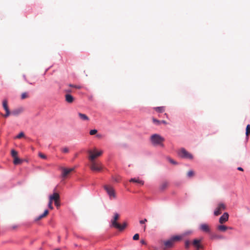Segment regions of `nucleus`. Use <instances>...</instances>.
<instances>
[{
    "instance_id": "1a4fd4ad",
    "label": "nucleus",
    "mask_w": 250,
    "mask_h": 250,
    "mask_svg": "<svg viewBox=\"0 0 250 250\" xmlns=\"http://www.w3.org/2000/svg\"><path fill=\"white\" fill-rule=\"evenodd\" d=\"M201 240L195 239L192 241V245L197 249V250H199L200 249L203 248V246L201 244Z\"/></svg>"
},
{
    "instance_id": "f8f14e48",
    "label": "nucleus",
    "mask_w": 250,
    "mask_h": 250,
    "mask_svg": "<svg viewBox=\"0 0 250 250\" xmlns=\"http://www.w3.org/2000/svg\"><path fill=\"white\" fill-rule=\"evenodd\" d=\"M200 229L205 232H209L210 228L209 226L207 224H202L200 226Z\"/></svg>"
},
{
    "instance_id": "ea45409f",
    "label": "nucleus",
    "mask_w": 250,
    "mask_h": 250,
    "mask_svg": "<svg viewBox=\"0 0 250 250\" xmlns=\"http://www.w3.org/2000/svg\"><path fill=\"white\" fill-rule=\"evenodd\" d=\"M121 180V177L119 176H117L116 178H114V181L117 182H119Z\"/></svg>"
},
{
    "instance_id": "603ef678",
    "label": "nucleus",
    "mask_w": 250,
    "mask_h": 250,
    "mask_svg": "<svg viewBox=\"0 0 250 250\" xmlns=\"http://www.w3.org/2000/svg\"><path fill=\"white\" fill-rule=\"evenodd\" d=\"M55 250H61V249H56Z\"/></svg>"
},
{
    "instance_id": "a18cd8bd",
    "label": "nucleus",
    "mask_w": 250,
    "mask_h": 250,
    "mask_svg": "<svg viewBox=\"0 0 250 250\" xmlns=\"http://www.w3.org/2000/svg\"><path fill=\"white\" fill-rule=\"evenodd\" d=\"M161 121V123H163V124H165V125L167 124V122L166 121H165V120H162V121Z\"/></svg>"
},
{
    "instance_id": "c85d7f7f",
    "label": "nucleus",
    "mask_w": 250,
    "mask_h": 250,
    "mask_svg": "<svg viewBox=\"0 0 250 250\" xmlns=\"http://www.w3.org/2000/svg\"><path fill=\"white\" fill-rule=\"evenodd\" d=\"M18 152L16 150L13 149L11 150V155L14 158L17 157Z\"/></svg>"
},
{
    "instance_id": "2f4dec72",
    "label": "nucleus",
    "mask_w": 250,
    "mask_h": 250,
    "mask_svg": "<svg viewBox=\"0 0 250 250\" xmlns=\"http://www.w3.org/2000/svg\"><path fill=\"white\" fill-rule=\"evenodd\" d=\"M191 243L189 241L187 240L185 242V248L188 249Z\"/></svg>"
},
{
    "instance_id": "9b49d317",
    "label": "nucleus",
    "mask_w": 250,
    "mask_h": 250,
    "mask_svg": "<svg viewBox=\"0 0 250 250\" xmlns=\"http://www.w3.org/2000/svg\"><path fill=\"white\" fill-rule=\"evenodd\" d=\"M49 200L51 201H60V195L59 193L57 192H54L52 195H50L49 196Z\"/></svg>"
},
{
    "instance_id": "f704fd0d",
    "label": "nucleus",
    "mask_w": 250,
    "mask_h": 250,
    "mask_svg": "<svg viewBox=\"0 0 250 250\" xmlns=\"http://www.w3.org/2000/svg\"><path fill=\"white\" fill-rule=\"evenodd\" d=\"M97 133V130L96 129H92V130H91L89 132V134L91 135H95L96 134V133Z\"/></svg>"
},
{
    "instance_id": "dca6fc26",
    "label": "nucleus",
    "mask_w": 250,
    "mask_h": 250,
    "mask_svg": "<svg viewBox=\"0 0 250 250\" xmlns=\"http://www.w3.org/2000/svg\"><path fill=\"white\" fill-rule=\"evenodd\" d=\"M174 243L172 242L171 239L166 241L164 242L165 248H170L173 247Z\"/></svg>"
},
{
    "instance_id": "9d476101",
    "label": "nucleus",
    "mask_w": 250,
    "mask_h": 250,
    "mask_svg": "<svg viewBox=\"0 0 250 250\" xmlns=\"http://www.w3.org/2000/svg\"><path fill=\"white\" fill-rule=\"evenodd\" d=\"M229 215L227 212H225L220 217L219 222L220 224H223L228 221Z\"/></svg>"
},
{
    "instance_id": "4c0bfd02",
    "label": "nucleus",
    "mask_w": 250,
    "mask_h": 250,
    "mask_svg": "<svg viewBox=\"0 0 250 250\" xmlns=\"http://www.w3.org/2000/svg\"><path fill=\"white\" fill-rule=\"evenodd\" d=\"M48 208L50 209H53V207L52 206V201H51V200H49V203H48Z\"/></svg>"
},
{
    "instance_id": "f3484780",
    "label": "nucleus",
    "mask_w": 250,
    "mask_h": 250,
    "mask_svg": "<svg viewBox=\"0 0 250 250\" xmlns=\"http://www.w3.org/2000/svg\"><path fill=\"white\" fill-rule=\"evenodd\" d=\"M23 111V108L22 107H20L19 108L15 109L13 110L12 111L11 114L15 116H17V115H19V114L21 113V112H22Z\"/></svg>"
},
{
    "instance_id": "bb28decb",
    "label": "nucleus",
    "mask_w": 250,
    "mask_h": 250,
    "mask_svg": "<svg viewBox=\"0 0 250 250\" xmlns=\"http://www.w3.org/2000/svg\"><path fill=\"white\" fill-rule=\"evenodd\" d=\"M152 121L154 124L157 125H160L161 124V121L158 120H157L154 118H152Z\"/></svg>"
},
{
    "instance_id": "6ab92c4d",
    "label": "nucleus",
    "mask_w": 250,
    "mask_h": 250,
    "mask_svg": "<svg viewBox=\"0 0 250 250\" xmlns=\"http://www.w3.org/2000/svg\"><path fill=\"white\" fill-rule=\"evenodd\" d=\"M129 182L136 183L141 185H143L144 184V182L143 181L140 180L139 179H136V178L130 179L129 180Z\"/></svg>"
},
{
    "instance_id": "c756f323",
    "label": "nucleus",
    "mask_w": 250,
    "mask_h": 250,
    "mask_svg": "<svg viewBox=\"0 0 250 250\" xmlns=\"http://www.w3.org/2000/svg\"><path fill=\"white\" fill-rule=\"evenodd\" d=\"M194 172L192 170L188 171L187 173V176L188 177H192L194 176Z\"/></svg>"
},
{
    "instance_id": "72a5a7b5",
    "label": "nucleus",
    "mask_w": 250,
    "mask_h": 250,
    "mask_svg": "<svg viewBox=\"0 0 250 250\" xmlns=\"http://www.w3.org/2000/svg\"><path fill=\"white\" fill-rule=\"evenodd\" d=\"M69 86L70 87H74V88H77V89H81L82 88V86H80V85H73V84H69Z\"/></svg>"
},
{
    "instance_id": "a211bd4d",
    "label": "nucleus",
    "mask_w": 250,
    "mask_h": 250,
    "mask_svg": "<svg viewBox=\"0 0 250 250\" xmlns=\"http://www.w3.org/2000/svg\"><path fill=\"white\" fill-rule=\"evenodd\" d=\"M78 116L80 119L83 121H89V118L87 116V115L84 114L79 113Z\"/></svg>"
},
{
    "instance_id": "4be33fe9",
    "label": "nucleus",
    "mask_w": 250,
    "mask_h": 250,
    "mask_svg": "<svg viewBox=\"0 0 250 250\" xmlns=\"http://www.w3.org/2000/svg\"><path fill=\"white\" fill-rule=\"evenodd\" d=\"M22 162V160L20 159L17 157L14 158L13 163L15 165L21 164Z\"/></svg>"
},
{
    "instance_id": "7c9ffc66",
    "label": "nucleus",
    "mask_w": 250,
    "mask_h": 250,
    "mask_svg": "<svg viewBox=\"0 0 250 250\" xmlns=\"http://www.w3.org/2000/svg\"><path fill=\"white\" fill-rule=\"evenodd\" d=\"M5 111H6V113L5 114H1L4 118H7V117H8L10 115V112L9 110H6Z\"/></svg>"
},
{
    "instance_id": "f257e3e1",
    "label": "nucleus",
    "mask_w": 250,
    "mask_h": 250,
    "mask_svg": "<svg viewBox=\"0 0 250 250\" xmlns=\"http://www.w3.org/2000/svg\"><path fill=\"white\" fill-rule=\"evenodd\" d=\"M120 215L118 213H115L114 214L113 219L111 220V226L118 230L122 231L124 230L127 226V223L124 222L122 225L119 224L117 221L119 220Z\"/></svg>"
},
{
    "instance_id": "473e14b6",
    "label": "nucleus",
    "mask_w": 250,
    "mask_h": 250,
    "mask_svg": "<svg viewBox=\"0 0 250 250\" xmlns=\"http://www.w3.org/2000/svg\"><path fill=\"white\" fill-rule=\"evenodd\" d=\"M212 238V239H223L224 237H223V236H222L221 235H216L213 236Z\"/></svg>"
},
{
    "instance_id": "2eb2a0df",
    "label": "nucleus",
    "mask_w": 250,
    "mask_h": 250,
    "mask_svg": "<svg viewBox=\"0 0 250 250\" xmlns=\"http://www.w3.org/2000/svg\"><path fill=\"white\" fill-rule=\"evenodd\" d=\"M48 213L49 212L48 210H45L43 214H41V215H40L39 216L35 219V221H38L42 219V218L45 217L48 215Z\"/></svg>"
},
{
    "instance_id": "79ce46f5",
    "label": "nucleus",
    "mask_w": 250,
    "mask_h": 250,
    "mask_svg": "<svg viewBox=\"0 0 250 250\" xmlns=\"http://www.w3.org/2000/svg\"><path fill=\"white\" fill-rule=\"evenodd\" d=\"M55 202V206H56L57 208H58V207H60V203L59 201H55V202Z\"/></svg>"
},
{
    "instance_id": "393cba45",
    "label": "nucleus",
    "mask_w": 250,
    "mask_h": 250,
    "mask_svg": "<svg viewBox=\"0 0 250 250\" xmlns=\"http://www.w3.org/2000/svg\"><path fill=\"white\" fill-rule=\"evenodd\" d=\"M250 134V125H248L246 127V135L247 137L249 136Z\"/></svg>"
},
{
    "instance_id": "de8ad7c7",
    "label": "nucleus",
    "mask_w": 250,
    "mask_h": 250,
    "mask_svg": "<svg viewBox=\"0 0 250 250\" xmlns=\"http://www.w3.org/2000/svg\"><path fill=\"white\" fill-rule=\"evenodd\" d=\"M65 92H67V93H70V92H71V90L69 89H66L65 90Z\"/></svg>"
},
{
    "instance_id": "ddd939ff",
    "label": "nucleus",
    "mask_w": 250,
    "mask_h": 250,
    "mask_svg": "<svg viewBox=\"0 0 250 250\" xmlns=\"http://www.w3.org/2000/svg\"><path fill=\"white\" fill-rule=\"evenodd\" d=\"M183 238V235H175L171 237L170 239L174 243V244L177 242L181 241Z\"/></svg>"
},
{
    "instance_id": "8fccbe9b",
    "label": "nucleus",
    "mask_w": 250,
    "mask_h": 250,
    "mask_svg": "<svg viewBox=\"0 0 250 250\" xmlns=\"http://www.w3.org/2000/svg\"><path fill=\"white\" fill-rule=\"evenodd\" d=\"M61 240V237L60 236L58 237V242H60Z\"/></svg>"
},
{
    "instance_id": "423d86ee",
    "label": "nucleus",
    "mask_w": 250,
    "mask_h": 250,
    "mask_svg": "<svg viewBox=\"0 0 250 250\" xmlns=\"http://www.w3.org/2000/svg\"><path fill=\"white\" fill-rule=\"evenodd\" d=\"M104 188L108 194L110 199L116 198V194L113 187L108 185H105Z\"/></svg>"
},
{
    "instance_id": "c9c22d12",
    "label": "nucleus",
    "mask_w": 250,
    "mask_h": 250,
    "mask_svg": "<svg viewBox=\"0 0 250 250\" xmlns=\"http://www.w3.org/2000/svg\"><path fill=\"white\" fill-rule=\"evenodd\" d=\"M39 156L42 159H46V156L44 154L42 153V152L39 153Z\"/></svg>"
},
{
    "instance_id": "e433bc0d",
    "label": "nucleus",
    "mask_w": 250,
    "mask_h": 250,
    "mask_svg": "<svg viewBox=\"0 0 250 250\" xmlns=\"http://www.w3.org/2000/svg\"><path fill=\"white\" fill-rule=\"evenodd\" d=\"M139 234L138 233L135 234L133 237V239L134 240H139Z\"/></svg>"
},
{
    "instance_id": "cd10ccee",
    "label": "nucleus",
    "mask_w": 250,
    "mask_h": 250,
    "mask_svg": "<svg viewBox=\"0 0 250 250\" xmlns=\"http://www.w3.org/2000/svg\"><path fill=\"white\" fill-rule=\"evenodd\" d=\"M23 137H24V133L23 132H21L15 138L21 139V138Z\"/></svg>"
},
{
    "instance_id": "aec40b11",
    "label": "nucleus",
    "mask_w": 250,
    "mask_h": 250,
    "mask_svg": "<svg viewBox=\"0 0 250 250\" xmlns=\"http://www.w3.org/2000/svg\"><path fill=\"white\" fill-rule=\"evenodd\" d=\"M228 229H232L231 228H228L224 225H219L217 227V229L221 231H225Z\"/></svg>"
},
{
    "instance_id": "412c9836",
    "label": "nucleus",
    "mask_w": 250,
    "mask_h": 250,
    "mask_svg": "<svg viewBox=\"0 0 250 250\" xmlns=\"http://www.w3.org/2000/svg\"><path fill=\"white\" fill-rule=\"evenodd\" d=\"M168 182L166 181L163 182L160 186V188L161 190H164L168 187Z\"/></svg>"
},
{
    "instance_id": "39448f33",
    "label": "nucleus",
    "mask_w": 250,
    "mask_h": 250,
    "mask_svg": "<svg viewBox=\"0 0 250 250\" xmlns=\"http://www.w3.org/2000/svg\"><path fill=\"white\" fill-rule=\"evenodd\" d=\"M88 153L89 154L88 159L90 161H95V159L97 157L101 156L102 154L103 151L101 150L97 151L96 149H95L93 151L91 150H88Z\"/></svg>"
},
{
    "instance_id": "3c124183",
    "label": "nucleus",
    "mask_w": 250,
    "mask_h": 250,
    "mask_svg": "<svg viewBox=\"0 0 250 250\" xmlns=\"http://www.w3.org/2000/svg\"><path fill=\"white\" fill-rule=\"evenodd\" d=\"M97 136L98 137H101V135H100V134H97Z\"/></svg>"
},
{
    "instance_id": "4468645a",
    "label": "nucleus",
    "mask_w": 250,
    "mask_h": 250,
    "mask_svg": "<svg viewBox=\"0 0 250 250\" xmlns=\"http://www.w3.org/2000/svg\"><path fill=\"white\" fill-rule=\"evenodd\" d=\"M65 101L68 103H72L74 100V97L69 94H67L65 96Z\"/></svg>"
},
{
    "instance_id": "b1692460",
    "label": "nucleus",
    "mask_w": 250,
    "mask_h": 250,
    "mask_svg": "<svg viewBox=\"0 0 250 250\" xmlns=\"http://www.w3.org/2000/svg\"><path fill=\"white\" fill-rule=\"evenodd\" d=\"M154 109L156 111L159 113H162L165 111V107L164 106L156 107Z\"/></svg>"
},
{
    "instance_id": "f03ea898",
    "label": "nucleus",
    "mask_w": 250,
    "mask_h": 250,
    "mask_svg": "<svg viewBox=\"0 0 250 250\" xmlns=\"http://www.w3.org/2000/svg\"><path fill=\"white\" fill-rule=\"evenodd\" d=\"M151 143L154 146H161L163 147V142L165 138L158 134H154L150 137Z\"/></svg>"
},
{
    "instance_id": "a19ab883",
    "label": "nucleus",
    "mask_w": 250,
    "mask_h": 250,
    "mask_svg": "<svg viewBox=\"0 0 250 250\" xmlns=\"http://www.w3.org/2000/svg\"><path fill=\"white\" fill-rule=\"evenodd\" d=\"M147 221V220L146 219H144V220H140V223L141 224H145Z\"/></svg>"
},
{
    "instance_id": "0eeeda50",
    "label": "nucleus",
    "mask_w": 250,
    "mask_h": 250,
    "mask_svg": "<svg viewBox=\"0 0 250 250\" xmlns=\"http://www.w3.org/2000/svg\"><path fill=\"white\" fill-rule=\"evenodd\" d=\"M226 206L225 204L220 203L218 204L217 207L214 211V214L215 216H218L222 213L223 210H225Z\"/></svg>"
},
{
    "instance_id": "a878e982",
    "label": "nucleus",
    "mask_w": 250,
    "mask_h": 250,
    "mask_svg": "<svg viewBox=\"0 0 250 250\" xmlns=\"http://www.w3.org/2000/svg\"><path fill=\"white\" fill-rule=\"evenodd\" d=\"M28 97V93L26 92H23L21 95V99L22 100L25 99Z\"/></svg>"
},
{
    "instance_id": "37998d69",
    "label": "nucleus",
    "mask_w": 250,
    "mask_h": 250,
    "mask_svg": "<svg viewBox=\"0 0 250 250\" xmlns=\"http://www.w3.org/2000/svg\"><path fill=\"white\" fill-rule=\"evenodd\" d=\"M168 160H169V162L171 163V164H177L175 161H174L173 160H172V159H171L170 158H169Z\"/></svg>"
},
{
    "instance_id": "49530a36",
    "label": "nucleus",
    "mask_w": 250,
    "mask_h": 250,
    "mask_svg": "<svg viewBox=\"0 0 250 250\" xmlns=\"http://www.w3.org/2000/svg\"><path fill=\"white\" fill-rule=\"evenodd\" d=\"M237 169L238 170L242 171H243L244 170L241 167H238L237 168Z\"/></svg>"
},
{
    "instance_id": "7ed1b4c3",
    "label": "nucleus",
    "mask_w": 250,
    "mask_h": 250,
    "mask_svg": "<svg viewBox=\"0 0 250 250\" xmlns=\"http://www.w3.org/2000/svg\"><path fill=\"white\" fill-rule=\"evenodd\" d=\"M178 156L183 159L192 160L193 156L192 154L187 151L184 148H180L178 151Z\"/></svg>"
},
{
    "instance_id": "20e7f679",
    "label": "nucleus",
    "mask_w": 250,
    "mask_h": 250,
    "mask_svg": "<svg viewBox=\"0 0 250 250\" xmlns=\"http://www.w3.org/2000/svg\"><path fill=\"white\" fill-rule=\"evenodd\" d=\"M91 170L94 171H100L103 169V165L100 162L90 161L89 165Z\"/></svg>"
},
{
    "instance_id": "c03bdc74",
    "label": "nucleus",
    "mask_w": 250,
    "mask_h": 250,
    "mask_svg": "<svg viewBox=\"0 0 250 250\" xmlns=\"http://www.w3.org/2000/svg\"><path fill=\"white\" fill-rule=\"evenodd\" d=\"M140 243L142 244V245H146V241L144 239H142L140 241Z\"/></svg>"
},
{
    "instance_id": "5701e85b",
    "label": "nucleus",
    "mask_w": 250,
    "mask_h": 250,
    "mask_svg": "<svg viewBox=\"0 0 250 250\" xmlns=\"http://www.w3.org/2000/svg\"><path fill=\"white\" fill-rule=\"evenodd\" d=\"M2 106H3V107L4 108V109L6 111V110H9V108H8V102H7V100L5 99L2 102Z\"/></svg>"
},
{
    "instance_id": "09e8293b",
    "label": "nucleus",
    "mask_w": 250,
    "mask_h": 250,
    "mask_svg": "<svg viewBox=\"0 0 250 250\" xmlns=\"http://www.w3.org/2000/svg\"><path fill=\"white\" fill-rule=\"evenodd\" d=\"M146 226H144V231H145L146 230Z\"/></svg>"
},
{
    "instance_id": "6e6552de",
    "label": "nucleus",
    "mask_w": 250,
    "mask_h": 250,
    "mask_svg": "<svg viewBox=\"0 0 250 250\" xmlns=\"http://www.w3.org/2000/svg\"><path fill=\"white\" fill-rule=\"evenodd\" d=\"M62 170V177L63 178H66L67 176L75 169L74 168H66L62 167L61 168Z\"/></svg>"
},
{
    "instance_id": "58836bf2",
    "label": "nucleus",
    "mask_w": 250,
    "mask_h": 250,
    "mask_svg": "<svg viewBox=\"0 0 250 250\" xmlns=\"http://www.w3.org/2000/svg\"><path fill=\"white\" fill-rule=\"evenodd\" d=\"M62 151L63 153H67L69 151V149L67 147H64L62 149Z\"/></svg>"
}]
</instances>
